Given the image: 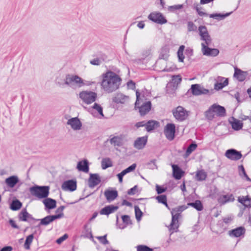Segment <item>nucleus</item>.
Wrapping results in <instances>:
<instances>
[{
    "instance_id": "obj_21",
    "label": "nucleus",
    "mask_w": 251,
    "mask_h": 251,
    "mask_svg": "<svg viewBox=\"0 0 251 251\" xmlns=\"http://www.w3.org/2000/svg\"><path fill=\"white\" fill-rule=\"evenodd\" d=\"M76 169L79 172L85 173H88L89 171V163L87 159H84L77 162Z\"/></svg>"
},
{
    "instance_id": "obj_5",
    "label": "nucleus",
    "mask_w": 251,
    "mask_h": 251,
    "mask_svg": "<svg viewBox=\"0 0 251 251\" xmlns=\"http://www.w3.org/2000/svg\"><path fill=\"white\" fill-rule=\"evenodd\" d=\"M136 100L135 102L134 108L135 110L138 109L141 116H144L148 113L151 108V101H147L144 102L140 106L139 101L141 100L140 93L138 90L136 91Z\"/></svg>"
},
{
    "instance_id": "obj_42",
    "label": "nucleus",
    "mask_w": 251,
    "mask_h": 251,
    "mask_svg": "<svg viewBox=\"0 0 251 251\" xmlns=\"http://www.w3.org/2000/svg\"><path fill=\"white\" fill-rule=\"evenodd\" d=\"M158 202L164 204L166 207L170 209V207H169L167 201V197L165 195L158 196Z\"/></svg>"
},
{
    "instance_id": "obj_15",
    "label": "nucleus",
    "mask_w": 251,
    "mask_h": 251,
    "mask_svg": "<svg viewBox=\"0 0 251 251\" xmlns=\"http://www.w3.org/2000/svg\"><path fill=\"white\" fill-rule=\"evenodd\" d=\"M210 45H202L201 51L203 55L209 56H216L219 53L217 49H211L208 47Z\"/></svg>"
},
{
    "instance_id": "obj_47",
    "label": "nucleus",
    "mask_w": 251,
    "mask_h": 251,
    "mask_svg": "<svg viewBox=\"0 0 251 251\" xmlns=\"http://www.w3.org/2000/svg\"><path fill=\"white\" fill-rule=\"evenodd\" d=\"M149 21L157 24V11L151 13L148 16Z\"/></svg>"
},
{
    "instance_id": "obj_8",
    "label": "nucleus",
    "mask_w": 251,
    "mask_h": 251,
    "mask_svg": "<svg viewBox=\"0 0 251 251\" xmlns=\"http://www.w3.org/2000/svg\"><path fill=\"white\" fill-rule=\"evenodd\" d=\"M79 97L86 104H89L96 101L97 94L91 91H83L79 93Z\"/></svg>"
},
{
    "instance_id": "obj_23",
    "label": "nucleus",
    "mask_w": 251,
    "mask_h": 251,
    "mask_svg": "<svg viewBox=\"0 0 251 251\" xmlns=\"http://www.w3.org/2000/svg\"><path fill=\"white\" fill-rule=\"evenodd\" d=\"M148 141V136L146 135L143 137H138L134 143V147L138 150L143 149Z\"/></svg>"
},
{
    "instance_id": "obj_9",
    "label": "nucleus",
    "mask_w": 251,
    "mask_h": 251,
    "mask_svg": "<svg viewBox=\"0 0 251 251\" xmlns=\"http://www.w3.org/2000/svg\"><path fill=\"white\" fill-rule=\"evenodd\" d=\"M198 31L199 35L201 37V40L203 42L201 43V46L202 44L211 45L212 43V39L208 32L207 27L204 25H200L198 27Z\"/></svg>"
},
{
    "instance_id": "obj_34",
    "label": "nucleus",
    "mask_w": 251,
    "mask_h": 251,
    "mask_svg": "<svg viewBox=\"0 0 251 251\" xmlns=\"http://www.w3.org/2000/svg\"><path fill=\"white\" fill-rule=\"evenodd\" d=\"M113 166V163L111 159L109 157L103 158L101 161V168L105 170L108 168Z\"/></svg>"
},
{
    "instance_id": "obj_37",
    "label": "nucleus",
    "mask_w": 251,
    "mask_h": 251,
    "mask_svg": "<svg viewBox=\"0 0 251 251\" xmlns=\"http://www.w3.org/2000/svg\"><path fill=\"white\" fill-rule=\"evenodd\" d=\"M169 49L167 46L164 47L161 50L159 58L164 60H167L169 56Z\"/></svg>"
},
{
    "instance_id": "obj_57",
    "label": "nucleus",
    "mask_w": 251,
    "mask_h": 251,
    "mask_svg": "<svg viewBox=\"0 0 251 251\" xmlns=\"http://www.w3.org/2000/svg\"><path fill=\"white\" fill-rule=\"evenodd\" d=\"M90 63L92 65L99 66L101 64V62L100 61V58L97 57L96 58L91 60Z\"/></svg>"
},
{
    "instance_id": "obj_3",
    "label": "nucleus",
    "mask_w": 251,
    "mask_h": 251,
    "mask_svg": "<svg viewBox=\"0 0 251 251\" xmlns=\"http://www.w3.org/2000/svg\"><path fill=\"white\" fill-rule=\"evenodd\" d=\"M226 115V110L224 107L217 104H213L205 111V116L208 120L211 121L216 116L224 117Z\"/></svg>"
},
{
    "instance_id": "obj_4",
    "label": "nucleus",
    "mask_w": 251,
    "mask_h": 251,
    "mask_svg": "<svg viewBox=\"0 0 251 251\" xmlns=\"http://www.w3.org/2000/svg\"><path fill=\"white\" fill-rule=\"evenodd\" d=\"M49 186H39L34 185L29 188L30 194L39 200L47 198L50 194Z\"/></svg>"
},
{
    "instance_id": "obj_36",
    "label": "nucleus",
    "mask_w": 251,
    "mask_h": 251,
    "mask_svg": "<svg viewBox=\"0 0 251 251\" xmlns=\"http://www.w3.org/2000/svg\"><path fill=\"white\" fill-rule=\"evenodd\" d=\"M187 206H191L199 211H201L203 208L202 204L200 200H196L194 202L188 203Z\"/></svg>"
},
{
    "instance_id": "obj_48",
    "label": "nucleus",
    "mask_w": 251,
    "mask_h": 251,
    "mask_svg": "<svg viewBox=\"0 0 251 251\" xmlns=\"http://www.w3.org/2000/svg\"><path fill=\"white\" fill-rule=\"evenodd\" d=\"M93 56L98 57V58H100V61L104 62L106 61L107 59V56L104 53L101 51L98 52L96 55H93Z\"/></svg>"
},
{
    "instance_id": "obj_17",
    "label": "nucleus",
    "mask_w": 251,
    "mask_h": 251,
    "mask_svg": "<svg viewBox=\"0 0 251 251\" xmlns=\"http://www.w3.org/2000/svg\"><path fill=\"white\" fill-rule=\"evenodd\" d=\"M234 69V73L233 75V77L237 79L239 82L244 81L246 79L248 75V72L243 71L238 68L237 67H235Z\"/></svg>"
},
{
    "instance_id": "obj_64",
    "label": "nucleus",
    "mask_w": 251,
    "mask_h": 251,
    "mask_svg": "<svg viewBox=\"0 0 251 251\" xmlns=\"http://www.w3.org/2000/svg\"><path fill=\"white\" fill-rule=\"evenodd\" d=\"M13 247L10 246H5L2 247L0 251H12Z\"/></svg>"
},
{
    "instance_id": "obj_33",
    "label": "nucleus",
    "mask_w": 251,
    "mask_h": 251,
    "mask_svg": "<svg viewBox=\"0 0 251 251\" xmlns=\"http://www.w3.org/2000/svg\"><path fill=\"white\" fill-rule=\"evenodd\" d=\"M36 233V231H35L33 233H32L27 236H26L25 244H24V248L26 250H29L30 249V245L32 242V241L34 239V235Z\"/></svg>"
},
{
    "instance_id": "obj_35",
    "label": "nucleus",
    "mask_w": 251,
    "mask_h": 251,
    "mask_svg": "<svg viewBox=\"0 0 251 251\" xmlns=\"http://www.w3.org/2000/svg\"><path fill=\"white\" fill-rule=\"evenodd\" d=\"M157 126V121L155 120H149L146 122V129L147 132H150L154 129Z\"/></svg>"
},
{
    "instance_id": "obj_20",
    "label": "nucleus",
    "mask_w": 251,
    "mask_h": 251,
    "mask_svg": "<svg viewBox=\"0 0 251 251\" xmlns=\"http://www.w3.org/2000/svg\"><path fill=\"white\" fill-rule=\"evenodd\" d=\"M246 229L243 226H239L228 231V234L232 237H240L245 234Z\"/></svg>"
},
{
    "instance_id": "obj_32",
    "label": "nucleus",
    "mask_w": 251,
    "mask_h": 251,
    "mask_svg": "<svg viewBox=\"0 0 251 251\" xmlns=\"http://www.w3.org/2000/svg\"><path fill=\"white\" fill-rule=\"evenodd\" d=\"M207 177V173L203 170H199L196 172L195 179L197 181H201L205 180Z\"/></svg>"
},
{
    "instance_id": "obj_19",
    "label": "nucleus",
    "mask_w": 251,
    "mask_h": 251,
    "mask_svg": "<svg viewBox=\"0 0 251 251\" xmlns=\"http://www.w3.org/2000/svg\"><path fill=\"white\" fill-rule=\"evenodd\" d=\"M101 182V178L98 174H90L88 178L89 187L94 188Z\"/></svg>"
},
{
    "instance_id": "obj_63",
    "label": "nucleus",
    "mask_w": 251,
    "mask_h": 251,
    "mask_svg": "<svg viewBox=\"0 0 251 251\" xmlns=\"http://www.w3.org/2000/svg\"><path fill=\"white\" fill-rule=\"evenodd\" d=\"M146 122L145 121H143L141 122H139L136 123L135 124V126H136L137 128L140 127H143L146 126Z\"/></svg>"
},
{
    "instance_id": "obj_38",
    "label": "nucleus",
    "mask_w": 251,
    "mask_h": 251,
    "mask_svg": "<svg viewBox=\"0 0 251 251\" xmlns=\"http://www.w3.org/2000/svg\"><path fill=\"white\" fill-rule=\"evenodd\" d=\"M232 12H230L229 13H226V14H212L209 15L210 18H214L215 19L221 20L222 19H225V18L227 17V16H229Z\"/></svg>"
},
{
    "instance_id": "obj_25",
    "label": "nucleus",
    "mask_w": 251,
    "mask_h": 251,
    "mask_svg": "<svg viewBox=\"0 0 251 251\" xmlns=\"http://www.w3.org/2000/svg\"><path fill=\"white\" fill-rule=\"evenodd\" d=\"M19 220L23 222L28 221V219L35 221L36 219L32 217L26 210V208H24L19 214Z\"/></svg>"
},
{
    "instance_id": "obj_39",
    "label": "nucleus",
    "mask_w": 251,
    "mask_h": 251,
    "mask_svg": "<svg viewBox=\"0 0 251 251\" xmlns=\"http://www.w3.org/2000/svg\"><path fill=\"white\" fill-rule=\"evenodd\" d=\"M134 210L136 219L138 222H139L142 219L143 213L138 205L134 206Z\"/></svg>"
},
{
    "instance_id": "obj_56",
    "label": "nucleus",
    "mask_w": 251,
    "mask_h": 251,
    "mask_svg": "<svg viewBox=\"0 0 251 251\" xmlns=\"http://www.w3.org/2000/svg\"><path fill=\"white\" fill-rule=\"evenodd\" d=\"M138 187V186L137 185H135L132 188H131L129 189V190H128V191H127V194L128 195H134L136 193V190H137Z\"/></svg>"
},
{
    "instance_id": "obj_30",
    "label": "nucleus",
    "mask_w": 251,
    "mask_h": 251,
    "mask_svg": "<svg viewBox=\"0 0 251 251\" xmlns=\"http://www.w3.org/2000/svg\"><path fill=\"white\" fill-rule=\"evenodd\" d=\"M22 203L17 199L13 200L10 204V208L13 211H17L22 207Z\"/></svg>"
},
{
    "instance_id": "obj_12",
    "label": "nucleus",
    "mask_w": 251,
    "mask_h": 251,
    "mask_svg": "<svg viewBox=\"0 0 251 251\" xmlns=\"http://www.w3.org/2000/svg\"><path fill=\"white\" fill-rule=\"evenodd\" d=\"M176 127L174 124H168L164 128V134L169 140H172L175 137Z\"/></svg>"
},
{
    "instance_id": "obj_28",
    "label": "nucleus",
    "mask_w": 251,
    "mask_h": 251,
    "mask_svg": "<svg viewBox=\"0 0 251 251\" xmlns=\"http://www.w3.org/2000/svg\"><path fill=\"white\" fill-rule=\"evenodd\" d=\"M121 218L123 223L125 224V225L123 226L122 224H120L118 226V228L123 229L126 227L127 226L132 224V221L129 215H123L121 216Z\"/></svg>"
},
{
    "instance_id": "obj_24",
    "label": "nucleus",
    "mask_w": 251,
    "mask_h": 251,
    "mask_svg": "<svg viewBox=\"0 0 251 251\" xmlns=\"http://www.w3.org/2000/svg\"><path fill=\"white\" fill-rule=\"evenodd\" d=\"M118 208L119 207L117 205L112 204L107 205L101 209L100 213L101 215H108L116 211Z\"/></svg>"
},
{
    "instance_id": "obj_13",
    "label": "nucleus",
    "mask_w": 251,
    "mask_h": 251,
    "mask_svg": "<svg viewBox=\"0 0 251 251\" xmlns=\"http://www.w3.org/2000/svg\"><path fill=\"white\" fill-rule=\"evenodd\" d=\"M225 155L228 159L234 161L240 160L242 156L241 152L233 149L227 150Z\"/></svg>"
},
{
    "instance_id": "obj_22",
    "label": "nucleus",
    "mask_w": 251,
    "mask_h": 251,
    "mask_svg": "<svg viewBox=\"0 0 251 251\" xmlns=\"http://www.w3.org/2000/svg\"><path fill=\"white\" fill-rule=\"evenodd\" d=\"M67 125H70L72 128L77 130L81 129L82 123L77 117L72 118L68 120Z\"/></svg>"
},
{
    "instance_id": "obj_49",
    "label": "nucleus",
    "mask_w": 251,
    "mask_h": 251,
    "mask_svg": "<svg viewBox=\"0 0 251 251\" xmlns=\"http://www.w3.org/2000/svg\"><path fill=\"white\" fill-rule=\"evenodd\" d=\"M167 20L161 13L158 12V24L163 25L167 23Z\"/></svg>"
},
{
    "instance_id": "obj_1",
    "label": "nucleus",
    "mask_w": 251,
    "mask_h": 251,
    "mask_svg": "<svg viewBox=\"0 0 251 251\" xmlns=\"http://www.w3.org/2000/svg\"><path fill=\"white\" fill-rule=\"evenodd\" d=\"M102 78L100 83L102 88L108 93H110L117 90L122 78L115 73L108 70L101 75Z\"/></svg>"
},
{
    "instance_id": "obj_7",
    "label": "nucleus",
    "mask_w": 251,
    "mask_h": 251,
    "mask_svg": "<svg viewBox=\"0 0 251 251\" xmlns=\"http://www.w3.org/2000/svg\"><path fill=\"white\" fill-rule=\"evenodd\" d=\"M82 78L77 75L67 74L64 79V84L72 87L73 83L77 85L78 87H81L85 85Z\"/></svg>"
},
{
    "instance_id": "obj_54",
    "label": "nucleus",
    "mask_w": 251,
    "mask_h": 251,
    "mask_svg": "<svg viewBox=\"0 0 251 251\" xmlns=\"http://www.w3.org/2000/svg\"><path fill=\"white\" fill-rule=\"evenodd\" d=\"M181 80L182 79L180 75H173L172 76V81L174 84H178L180 83Z\"/></svg>"
},
{
    "instance_id": "obj_31",
    "label": "nucleus",
    "mask_w": 251,
    "mask_h": 251,
    "mask_svg": "<svg viewBox=\"0 0 251 251\" xmlns=\"http://www.w3.org/2000/svg\"><path fill=\"white\" fill-rule=\"evenodd\" d=\"M239 175L243 179L251 182V179L248 176L246 173L245 168L243 165L238 166Z\"/></svg>"
},
{
    "instance_id": "obj_59",
    "label": "nucleus",
    "mask_w": 251,
    "mask_h": 251,
    "mask_svg": "<svg viewBox=\"0 0 251 251\" xmlns=\"http://www.w3.org/2000/svg\"><path fill=\"white\" fill-rule=\"evenodd\" d=\"M127 86L129 89L134 90L135 89V83L133 80H130L127 82Z\"/></svg>"
},
{
    "instance_id": "obj_58",
    "label": "nucleus",
    "mask_w": 251,
    "mask_h": 251,
    "mask_svg": "<svg viewBox=\"0 0 251 251\" xmlns=\"http://www.w3.org/2000/svg\"><path fill=\"white\" fill-rule=\"evenodd\" d=\"M183 7L182 4L175 5L170 6L168 7V9L171 11H174L176 10L180 9Z\"/></svg>"
},
{
    "instance_id": "obj_51",
    "label": "nucleus",
    "mask_w": 251,
    "mask_h": 251,
    "mask_svg": "<svg viewBox=\"0 0 251 251\" xmlns=\"http://www.w3.org/2000/svg\"><path fill=\"white\" fill-rule=\"evenodd\" d=\"M107 234H105L101 236H97L96 238L98 239L100 243L103 245H107L109 244V241L107 240Z\"/></svg>"
},
{
    "instance_id": "obj_61",
    "label": "nucleus",
    "mask_w": 251,
    "mask_h": 251,
    "mask_svg": "<svg viewBox=\"0 0 251 251\" xmlns=\"http://www.w3.org/2000/svg\"><path fill=\"white\" fill-rule=\"evenodd\" d=\"M140 93V96L142 95V97L145 98V100L147 99L146 97L150 96L151 93L149 92L146 89H145L144 90L142 91V92Z\"/></svg>"
},
{
    "instance_id": "obj_11",
    "label": "nucleus",
    "mask_w": 251,
    "mask_h": 251,
    "mask_svg": "<svg viewBox=\"0 0 251 251\" xmlns=\"http://www.w3.org/2000/svg\"><path fill=\"white\" fill-rule=\"evenodd\" d=\"M61 188L64 191L73 192L77 188V182L73 179L65 180L62 183Z\"/></svg>"
},
{
    "instance_id": "obj_50",
    "label": "nucleus",
    "mask_w": 251,
    "mask_h": 251,
    "mask_svg": "<svg viewBox=\"0 0 251 251\" xmlns=\"http://www.w3.org/2000/svg\"><path fill=\"white\" fill-rule=\"evenodd\" d=\"M194 5L195 9L200 16H207L208 14L202 11V8L200 7L199 4H195Z\"/></svg>"
},
{
    "instance_id": "obj_27",
    "label": "nucleus",
    "mask_w": 251,
    "mask_h": 251,
    "mask_svg": "<svg viewBox=\"0 0 251 251\" xmlns=\"http://www.w3.org/2000/svg\"><path fill=\"white\" fill-rule=\"evenodd\" d=\"M234 200L235 199L232 194H227L220 196L218 199V201L220 204L223 205L229 202H233Z\"/></svg>"
},
{
    "instance_id": "obj_52",
    "label": "nucleus",
    "mask_w": 251,
    "mask_h": 251,
    "mask_svg": "<svg viewBox=\"0 0 251 251\" xmlns=\"http://www.w3.org/2000/svg\"><path fill=\"white\" fill-rule=\"evenodd\" d=\"M188 26V31H195L197 30V26L191 21H189L187 23Z\"/></svg>"
},
{
    "instance_id": "obj_10",
    "label": "nucleus",
    "mask_w": 251,
    "mask_h": 251,
    "mask_svg": "<svg viewBox=\"0 0 251 251\" xmlns=\"http://www.w3.org/2000/svg\"><path fill=\"white\" fill-rule=\"evenodd\" d=\"M173 114L175 118L180 121L185 120L188 116L186 110L182 106L177 107L173 111Z\"/></svg>"
},
{
    "instance_id": "obj_43",
    "label": "nucleus",
    "mask_w": 251,
    "mask_h": 251,
    "mask_svg": "<svg viewBox=\"0 0 251 251\" xmlns=\"http://www.w3.org/2000/svg\"><path fill=\"white\" fill-rule=\"evenodd\" d=\"M231 125L233 129L235 130H239L243 127V124L239 121L236 120L231 123Z\"/></svg>"
},
{
    "instance_id": "obj_16",
    "label": "nucleus",
    "mask_w": 251,
    "mask_h": 251,
    "mask_svg": "<svg viewBox=\"0 0 251 251\" xmlns=\"http://www.w3.org/2000/svg\"><path fill=\"white\" fill-rule=\"evenodd\" d=\"M43 202L45 205V209L48 213H50V210L54 209L56 207V200L48 198H45Z\"/></svg>"
},
{
    "instance_id": "obj_2",
    "label": "nucleus",
    "mask_w": 251,
    "mask_h": 251,
    "mask_svg": "<svg viewBox=\"0 0 251 251\" xmlns=\"http://www.w3.org/2000/svg\"><path fill=\"white\" fill-rule=\"evenodd\" d=\"M185 205H179L173 208L171 211L172 221L169 226V230L172 233L176 232L179 227L178 219L181 217V213L188 208Z\"/></svg>"
},
{
    "instance_id": "obj_26",
    "label": "nucleus",
    "mask_w": 251,
    "mask_h": 251,
    "mask_svg": "<svg viewBox=\"0 0 251 251\" xmlns=\"http://www.w3.org/2000/svg\"><path fill=\"white\" fill-rule=\"evenodd\" d=\"M20 180L17 176H11L5 179V182L9 188H14L19 183Z\"/></svg>"
},
{
    "instance_id": "obj_14",
    "label": "nucleus",
    "mask_w": 251,
    "mask_h": 251,
    "mask_svg": "<svg viewBox=\"0 0 251 251\" xmlns=\"http://www.w3.org/2000/svg\"><path fill=\"white\" fill-rule=\"evenodd\" d=\"M191 90L192 94L195 96L206 95L209 93V90L201 87L200 84H195L191 85Z\"/></svg>"
},
{
    "instance_id": "obj_29",
    "label": "nucleus",
    "mask_w": 251,
    "mask_h": 251,
    "mask_svg": "<svg viewBox=\"0 0 251 251\" xmlns=\"http://www.w3.org/2000/svg\"><path fill=\"white\" fill-rule=\"evenodd\" d=\"M173 174L174 177L176 179H180L182 177L183 171L181 169L176 165H173Z\"/></svg>"
},
{
    "instance_id": "obj_41",
    "label": "nucleus",
    "mask_w": 251,
    "mask_h": 251,
    "mask_svg": "<svg viewBox=\"0 0 251 251\" xmlns=\"http://www.w3.org/2000/svg\"><path fill=\"white\" fill-rule=\"evenodd\" d=\"M110 142L111 144H113L114 146H117L118 147H121L122 145L121 138L118 136H114L113 138L110 139Z\"/></svg>"
},
{
    "instance_id": "obj_62",
    "label": "nucleus",
    "mask_w": 251,
    "mask_h": 251,
    "mask_svg": "<svg viewBox=\"0 0 251 251\" xmlns=\"http://www.w3.org/2000/svg\"><path fill=\"white\" fill-rule=\"evenodd\" d=\"M9 223L12 227L15 229H19V226L16 224L15 221L13 219H10L9 220Z\"/></svg>"
},
{
    "instance_id": "obj_60",
    "label": "nucleus",
    "mask_w": 251,
    "mask_h": 251,
    "mask_svg": "<svg viewBox=\"0 0 251 251\" xmlns=\"http://www.w3.org/2000/svg\"><path fill=\"white\" fill-rule=\"evenodd\" d=\"M136 166V164L133 163L129 167H128L127 168H126V170L127 173H129L134 171L135 170Z\"/></svg>"
},
{
    "instance_id": "obj_44",
    "label": "nucleus",
    "mask_w": 251,
    "mask_h": 251,
    "mask_svg": "<svg viewBox=\"0 0 251 251\" xmlns=\"http://www.w3.org/2000/svg\"><path fill=\"white\" fill-rule=\"evenodd\" d=\"M125 99L123 95H118L117 96L112 98L113 102L116 103H123L124 102Z\"/></svg>"
},
{
    "instance_id": "obj_45",
    "label": "nucleus",
    "mask_w": 251,
    "mask_h": 251,
    "mask_svg": "<svg viewBox=\"0 0 251 251\" xmlns=\"http://www.w3.org/2000/svg\"><path fill=\"white\" fill-rule=\"evenodd\" d=\"M197 147V145L196 143H192L190 144L186 151V156H189L193 151H194L196 149Z\"/></svg>"
},
{
    "instance_id": "obj_55",
    "label": "nucleus",
    "mask_w": 251,
    "mask_h": 251,
    "mask_svg": "<svg viewBox=\"0 0 251 251\" xmlns=\"http://www.w3.org/2000/svg\"><path fill=\"white\" fill-rule=\"evenodd\" d=\"M68 238V235L67 233H65L62 236L58 238L56 240V243L58 245H60L64 241L66 240Z\"/></svg>"
},
{
    "instance_id": "obj_40",
    "label": "nucleus",
    "mask_w": 251,
    "mask_h": 251,
    "mask_svg": "<svg viewBox=\"0 0 251 251\" xmlns=\"http://www.w3.org/2000/svg\"><path fill=\"white\" fill-rule=\"evenodd\" d=\"M228 84V78H226L223 82H217L215 84L214 88L217 90H219L226 86Z\"/></svg>"
},
{
    "instance_id": "obj_18",
    "label": "nucleus",
    "mask_w": 251,
    "mask_h": 251,
    "mask_svg": "<svg viewBox=\"0 0 251 251\" xmlns=\"http://www.w3.org/2000/svg\"><path fill=\"white\" fill-rule=\"evenodd\" d=\"M104 195L107 201L110 202L113 201L118 197V192L116 189L109 188L104 191Z\"/></svg>"
},
{
    "instance_id": "obj_53",
    "label": "nucleus",
    "mask_w": 251,
    "mask_h": 251,
    "mask_svg": "<svg viewBox=\"0 0 251 251\" xmlns=\"http://www.w3.org/2000/svg\"><path fill=\"white\" fill-rule=\"evenodd\" d=\"M146 166L148 168L150 169H153L156 166V159H154L151 160L149 162L147 163Z\"/></svg>"
},
{
    "instance_id": "obj_6",
    "label": "nucleus",
    "mask_w": 251,
    "mask_h": 251,
    "mask_svg": "<svg viewBox=\"0 0 251 251\" xmlns=\"http://www.w3.org/2000/svg\"><path fill=\"white\" fill-rule=\"evenodd\" d=\"M63 217L64 213L61 212L55 215H49L42 219H36L35 221H40V223L35 227L40 228L42 226H47L52 223L54 221L59 219Z\"/></svg>"
},
{
    "instance_id": "obj_46",
    "label": "nucleus",
    "mask_w": 251,
    "mask_h": 251,
    "mask_svg": "<svg viewBox=\"0 0 251 251\" xmlns=\"http://www.w3.org/2000/svg\"><path fill=\"white\" fill-rule=\"evenodd\" d=\"M137 251H153V249L145 245H139L136 247Z\"/></svg>"
}]
</instances>
